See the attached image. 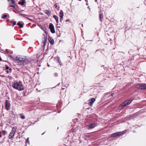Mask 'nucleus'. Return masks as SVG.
<instances>
[{
  "instance_id": "39448f33",
  "label": "nucleus",
  "mask_w": 146,
  "mask_h": 146,
  "mask_svg": "<svg viewBox=\"0 0 146 146\" xmlns=\"http://www.w3.org/2000/svg\"><path fill=\"white\" fill-rule=\"evenodd\" d=\"M125 132V131H122L117 132L111 134V137H114L118 135H121Z\"/></svg>"
},
{
  "instance_id": "b1692460",
  "label": "nucleus",
  "mask_w": 146,
  "mask_h": 146,
  "mask_svg": "<svg viewBox=\"0 0 146 146\" xmlns=\"http://www.w3.org/2000/svg\"><path fill=\"white\" fill-rule=\"evenodd\" d=\"M11 1L12 2V3L13 4H14V3H15V2L13 0H11Z\"/></svg>"
},
{
  "instance_id": "5701e85b",
  "label": "nucleus",
  "mask_w": 146,
  "mask_h": 146,
  "mask_svg": "<svg viewBox=\"0 0 146 146\" xmlns=\"http://www.w3.org/2000/svg\"><path fill=\"white\" fill-rule=\"evenodd\" d=\"M16 24V22L15 21H14L13 22V26H14Z\"/></svg>"
},
{
  "instance_id": "c756f323",
  "label": "nucleus",
  "mask_w": 146,
  "mask_h": 146,
  "mask_svg": "<svg viewBox=\"0 0 146 146\" xmlns=\"http://www.w3.org/2000/svg\"><path fill=\"white\" fill-rule=\"evenodd\" d=\"M67 21H68L67 20H66V22H67Z\"/></svg>"
},
{
  "instance_id": "f03ea898",
  "label": "nucleus",
  "mask_w": 146,
  "mask_h": 146,
  "mask_svg": "<svg viewBox=\"0 0 146 146\" xmlns=\"http://www.w3.org/2000/svg\"><path fill=\"white\" fill-rule=\"evenodd\" d=\"M15 60L18 63L23 61H25V62L27 61V60H26L25 57H23L20 56H17L15 58Z\"/></svg>"
},
{
  "instance_id": "393cba45",
  "label": "nucleus",
  "mask_w": 146,
  "mask_h": 146,
  "mask_svg": "<svg viewBox=\"0 0 146 146\" xmlns=\"http://www.w3.org/2000/svg\"><path fill=\"white\" fill-rule=\"evenodd\" d=\"M10 6L12 7H15V6L14 5H11V4H10Z\"/></svg>"
},
{
  "instance_id": "1a4fd4ad",
  "label": "nucleus",
  "mask_w": 146,
  "mask_h": 146,
  "mask_svg": "<svg viewBox=\"0 0 146 146\" xmlns=\"http://www.w3.org/2000/svg\"><path fill=\"white\" fill-rule=\"evenodd\" d=\"M96 100L94 98H92L89 100V104L91 106H92L93 103L95 102Z\"/></svg>"
},
{
  "instance_id": "dca6fc26",
  "label": "nucleus",
  "mask_w": 146,
  "mask_h": 146,
  "mask_svg": "<svg viewBox=\"0 0 146 146\" xmlns=\"http://www.w3.org/2000/svg\"><path fill=\"white\" fill-rule=\"evenodd\" d=\"M57 61L60 64V65H61V62L60 60V58L59 57H57Z\"/></svg>"
},
{
  "instance_id": "f8f14e48",
  "label": "nucleus",
  "mask_w": 146,
  "mask_h": 146,
  "mask_svg": "<svg viewBox=\"0 0 146 146\" xmlns=\"http://www.w3.org/2000/svg\"><path fill=\"white\" fill-rule=\"evenodd\" d=\"M59 16L61 18H62L64 16V13L62 10H61L59 13Z\"/></svg>"
},
{
  "instance_id": "bb28decb",
  "label": "nucleus",
  "mask_w": 146,
  "mask_h": 146,
  "mask_svg": "<svg viewBox=\"0 0 146 146\" xmlns=\"http://www.w3.org/2000/svg\"><path fill=\"white\" fill-rule=\"evenodd\" d=\"M5 68L6 70H7L9 68V67L8 66H7Z\"/></svg>"
},
{
  "instance_id": "4be33fe9",
  "label": "nucleus",
  "mask_w": 146,
  "mask_h": 146,
  "mask_svg": "<svg viewBox=\"0 0 146 146\" xmlns=\"http://www.w3.org/2000/svg\"><path fill=\"white\" fill-rule=\"evenodd\" d=\"M7 15H4L3 17H2V18H6L7 17Z\"/></svg>"
},
{
  "instance_id": "9d476101",
  "label": "nucleus",
  "mask_w": 146,
  "mask_h": 146,
  "mask_svg": "<svg viewBox=\"0 0 146 146\" xmlns=\"http://www.w3.org/2000/svg\"><path fill=\"white\" fill-rule=\"evenodd\" d=\"M95 126L96 125L92 123L89 125L88 129H91L94 128Z\"/></svg>"
},
{
  "instance_id": "0eeeda50",
  "label": "nucleus",
  "mask_w": 146,
  "mask_h": 146,
  "mask_svg": "<svg viewBox=\"0 0 146 146\" xmlns=\"http://www.w3.org/2000/svg\"><path fill=\"white\" fill-rule=\"evenodd\" d=\"M49 28L52 33H55L54 27L52 23H50L49 24Z\"/></svg>"
},
{
  "instance_id": "473e14b6",
  "label": "nucleus",
  "mask_w": 146,
  "mask_h": 146,
  "mask_svg": "<svg viewBox=\"0 0 146 146\" xmlns=\"http://www.w3.org/2000/svg\"><path fill=\"white\" fill-rule=\"evenodd\" d=\"M87 0H85V1H87Z\"/></svg>"
},
{
  "instance_id": "2f4dec72",
  "label": "nucleus",
  "mask_w": 146,
  "mask_h": 146,
  "mask_svg": "<svg viewBox=\"0 0 146 146\" xmlns=\"http://www.w3.org/2000/svg\"><path fill=\"white\" fill-rule=\"evenodd\" d=\"M23 63H24L23 62Z\"/></svg>"
},
{
  "instance_id": "6e6552de",
  "label": "nucleus",
  "mask_w": 146,
  "mask_h": 146,
  "mask_svg": "<svg viewBox=\"0 0 146 146\" xmlns=\"http://www.w3.org/2000/svg\"><path fill=\"white\" fill-rule=\"evenodd\" d=\"M5 108L7 110H9L10 108V103L8 102L7 100H6L5 103Z\"/></svg>"
},
{
  "instance_id": "c85d7f7f",
  "label": "nucleus",
  "mask_w": 146,
  "mask_h": 146,
  "mask_svg": "<svg viewBox=\"0 0 146 146\" xmlns=\"http://www.w3.org/2000/svg\"><path fill=\"white\" fill-rule=\"evenodd\" d=\"M1 134H0V137H1Z\"/></svg>"
},
{
  "instance_id": "a878e982",
  "label": "nucleus",
  "mask_w": 146,
  "mask_h": 146,
  "mask_svg": "<svg viewBox=\"0 0 146 146\" xmlns=\"http://www.w3.org/2000/svg\"><path fill=\"white\" fill-rule=\"evenodd\" d=\"M54 75H55V76H58V74H57V73H54Z\"/></svg>"
},
{
  "instance_id": "20e7f679",
  "label": "nucleus",
  "mask_w": 146,
  "mask_h": 146,
  "mask_svg": "<svg viewBox=\"0 0 146 146\" xmlns=\"http://www.w3.org/2000/svg\"><path fill=\"white\" fill-rule=\"evenodd\" d=\"M135 88L140 90L146 89V84H138L135 86Z\"/></svg>"
},
{
  "instance_id": "aec40b11",
  "label": "nucleus",
  "mask_w": 146,
  "mask_h": 146,
  "mask_svg": "<svg viewBox=\"0 0 146 146\" xmlns=\"http://www.w3.org/2000/svg\"><path fill=\"white\" fill-rule=\"evenodd\" d=\"M21 117L22 119H24L25 118V116L23 115H21Z\"/></svg>"
},
{
  "instance_id": "423d86ee",
  "label": "nucleus",
  "mask_w": 146,
  "mask_h": 146,
  "mask_svg": "<svg viewBox=\"0 0 146 146\" xmlns=\"http://www.w3.org/2000/svg\"><path fill=\"white\" fill-rule=\"evenodd\" d=\"M15 132L16 129L14 127H13L9 135V139L12 138L13 137Z\"/></svg>"
},
{
  "instance_id": "f3484780",
  "label": "nucleus",
  "mask_w": 146,
  "mask_h": 146,
  "mask_svg": "<svg viewBox=\"0 0 146 146\" xmlns=\"http://www.w3.org/2000/svg\"><path fill=\"white\" fill-rule=\"evenodd\" d=\"M99 15H100V20L101 21V19L103 18V14L101 13H100Z\"/></svg>"
},
{
  "instance_id": "4468645a",
  "label": "nucleus",
  "mask_w": 146,
  "mask_h": 146,
  "mask_svg": "<svg viewBox=\"0 0 146 146\" xmlns=\"http://www.w3.org/2000/svg\"><path fill=\"white\" fill-rule=\"evenodd\" d=\"M45 13L48 15L49 16L50 15L51 12L49 10H46L45 11Z\"/></svg>"
},
{
  "instance_id": "412c9836",
  "label": "nucleus",
  "mask_w": 146,
  "mask_h": 146,
  "mask_svg": "<svg viewBox=\"0 0 146 146\" xmlns=\"http://www.w3.org/2000/svg\"><path fill=\"white\" fill-rule=\"evenodd\" d=\"M6 132L5 131H2V133L4 135H5L6 134Z\"/></svg>"
},
{
  "instance_id": "a211bd4d",
  "label": "nucleus",
  "mask_w": 146,
  "mask_h": 146,
  "mask_svg": "<svg viewBox=\"0 0 146 146\" xmlns=\"http://www.w3.org/2000/svg\"><path fill=\"white\" fill-rule=\"evenodd\" d=\"M26 143H28L29 144V138H27L26 141Z\"/></svg>"
},
{
  "instance_id": "6ab92c4d",
  "label": "nucleus",
  "mask_w": 146,
  "mask_h": 146,
  "mask_svg": "<svg viewBox=\"0 0 146 146\" xmlns=\"http://www.w3.org/2000/svg\"><path fill=\"white\" fill-rule=\"evenodd\" d=\"M44 41L43 42V43L44 45H45V42L47 41V39L44 38Z\"/></svg>"
},
{
  "instance_id": "7ed1b4c3",
  "label": "nucleus",
  "mask_w": 146,
  "mask_h": 146,
  "mask_svg": "<svg viewBox=\"0 0 146 146\" xmlns=\"http://www.w3.org/2000/svg\"><path fill=\"white\" fill-rule=\"evenodd\" d=\"M132 100L131 99H129V100L125 101L119 106V109L120 110H121L123 107L130 104L132 102Z\"/></svg>"
},
{
  "instance_id": "ddd939ff",
  "label": "nucleus",
  "mask_w": 146,
  "mask_h": 146,
  "mask_svg": "<svg viewBox=\"0 0 146 146\" xmlns=\"http://www.w3.org/2000/svg\"><path fill=\"white\" fill-rule=\"evenodd\" d=\"M53 18L56 20V22L57 23H58V17L56 15H54L53 16Z\"/></svg>"
},
{
  "instance_id": "9b49d317",
  "label": "nucleus",
  "mask_w": 146,
  "mask_h": 146,
  "mask_svg": "<svg viewBox=\"0 0 146 146\" xmlns=\"http://www.w3.org/2000/svg\"><path fill=\"white\" fill-rule=\"evenodd\" d=\"M48 40L51 44H53L54 43V41L52 38L50 37H49Z\"/></svg>"
},
{
  "instance_id": "2eb2a0df",
  "label": "nucleus",
  "mask_w": 146,
  "mask_h": 146,
  "mask_svg": "<svg viewBox=\"0 0 146 146\" xmlns=\"http://www.w3.org/2000/svg\"><path fill=\"white\" fill-rule=\"evenodd\" d=\"M17 25L19 26L20 28H22L23 27V25L21 24L20 22H19L17 23Z\"/></svg>"
},
{
  "instance_id": "f257e3e1",
  "label": "nucleus",
  "mask_w": 146,
  "mask_h": 146,
  "mask_svg": "<svg viewBox=\"0 0 146 146\" xmlns=\"http://www.w3.org/2000/svg\"><path fill=\"white\" fill-rule=\"evenodd\" d=\"M13 87L19 91H21L24 89L23 86L21 81L14 83Z\"/></svg>"
},
{
  "instance_id": "cd10ccee",
  "label": "nucleus",
  "mask_w": 146,
  "mask_h": 146,
  "mask_svg": "<svg viewBox=\"0 0 146 146\" xmlns=\"http://www.w3.org/2000/svg\"><path fill=\"white\" fill-rule=\"evenodd\" d=\"M24 4V3H21V5H23Z\"/></svg>"
},
{
  "instance_id": "7c9ffc66",
  "label": "nucleus",
  "mask_w": 146,
  "mask_h": 146,
  "mask_svg": "<svg viewBox=\"0 0 146 146\" xmlns=\"http://www.w3.org/2000/svg\"><path fill=\"white\" fill-rule=\"evenodd\" d=\"M20 2H19V4H20Z\"/></svg>"
}]
</instances>
